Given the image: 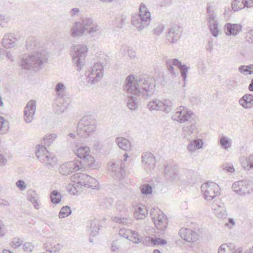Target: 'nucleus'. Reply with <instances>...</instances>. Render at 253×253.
Returning a JSON list of instances; mask_svg holds the SVG:
<instances>
[{
    "label": "nucleus",
    "mask_w": 253,
    "mask_h": 253,
    "mask_svg": "<svg viewBox=\"0 0 253 253\" xmlns=\"http://www.w3.org/2000/svg\"><path fill=\"white\" fill-rule=\"evenodd\" d=\"M223 169L229 172L233 173L235 171V169L233 166L230 164H225L223 165Z\"/></svg>",
    "instance_id": "obj_60"
},
{
    "label": "nucleus",
    "mask_w": 253,
    "mask_h": 253,
    "mask_svg": "<svg viewBox=\"0 0 253 253\" xmlns=\"http://www.w3.org/2000/svg\"><path fill=\"white\" fill-rule=\"evenodd\" d=\"M8 125V122L5 121L3 117L0 116V130L4 131L3 128Z\"/></svg>",
    "instance_id": "obj_63"
},
{
    "label": "nucleus",
    "mask_w": 253,
    "mask_h": 253,
    "mask_svg": "<svg viewBox=\"0 0 253 253\" xmlns=\"http://www.w3.org/2000/svg\"><path fill=\"white\" fill-rule=\"evenodd\" d=\"M34 249V246L30 243H26L23 245V249L26 253L31 252Z\"/></svg>",
    "instance_id": "obj_59"
},
{
    "label": "nucleus",
    "mask_w": 253,
    "mask_h": 253,
    "mask_svg": "<svg viewBox=\"0 0 253 253\" xmlns=\"http://www.w3.org/2000/svg\"><path fill=\"white\" fill-rule=\"evenodd\" d=\"M247 161L248 162V166H250V169H253V154H250L247 157Z\"/></svg>",
    "instance_id": "obj_64"
},
{
    "label": "nucleus",
    "mask_w": 253,
    "mask_h": 253,
    "mask_svg": "<svg viewBox=\"0 0 253 253\" xmlns=\"http://www.w3.org/2000/svg\"><path fill=\"white\" fill-rule=\"evenodd\" d=\"M209 28L210 31L212 34V35L215 37H217L218 35V24L217 23L211 24L209 25Z\"/></svg>",
    "instance_id": "obj_52"
},
{
    "label": "nucleus",
    "mask_w": 253,
    "mask_h": 253,
    "mask_svg": "<svg viewBox=\"0 0 253 253\" xmlns=\"http://www.w3.org/2000/svg\"><path fill=\"white\" fill-rule=\"evenodd\" d=\"M138 14L142 19V21L146 24L149 25L151 21V14L146 6L144 3H141L139 8Z\"/></svg>",
    "instance_id": "obj_20"
},
{
    "label": "nucleus",
    "mask_w": 253,
    "mask_h": 253,
    "mask_svg": "<svg viewBox=\"0 0 253 253\" xmlns=\"http://www.w3.org/2000/svg\"><path fill=\"white\" fill-rule=\"evenodd\" d=\"M129 241L133 242L134 243L137 244L142 242L143 244H147L145 243L144 240H142L141 236L139 235L138 233L135 231H131L130 234Z\"/></svg>",
    "instance_id": "obj_40"
},
{
    "label": "nucleus",
    "mask_w": 253,
    "mask_h": 253,
    "mask_svg": "<svg viewBox=\"0 0 253 253\" xmlns=\"http://www.w3.org/2000/svg\"><path fill=\"white\" fill-rule=\"evenodd\" d=\"M50 199L51 202L55 204L60 203L61 200L60 193L56 190H53L50 193Z\"/></svg>",
    "instance_id": "obj_42"
},
{
    "label": "nucleus",
    "mask_w": 253,
    "mask_h": 253,
    "mask_svg": "<svg viewBox=\"0 0 253 253\" xmlns=\"http://www.w3.org/2000/svg\"><path fill=\"white\" fill-rule=\"evenodd\" d=\"M60 173L63 175H68L72 172L70 169L68 168L67 163L61 165L59 169Z\"/></svg>",
    "instance_id": "obj_49"
},
{
    "label": "nucleus",
    "mask_w": 253,
    "mask_h": 253,
    "mask_svg": "<svg viewBox=\"0 0 253 253\" xmlns=\"http://www.w3.org/2000/svg\"><path fill=\"white\" fill-rule=\"evenodd\" d=\"M203 142L202 139H195L191 141L187 145V149L190 152H194L196 150L200 149L203 147Z\"/></svg>",
    "instance_id": "obj_31"
},
{
    "label": "nucleus",
    "mask_w": 253,
    "mask_h": 253,
    "mask_svg": "<svg viewBox=\"0 0 253 253\" xmlns=\"http://www.w3.org/2000/svg\"><path fill=\"white\" fill-rule=\"evenodd\" d=\"M112 220L115 222L123 225H127L131 223V220L125 217L114 216L112 217Z\"/></svg>",
    "instance_id": "obj_43"
},
{
    "label": "nucleus",
    "mask_w": 253,
    "mask_h": 253,
    "mask_svg": "<svg viewBox=\"0 0 253 253\" xmlns=\"http://www.w3.org/2000/svg\"><path fill=\"white\" fill-rule=\"evenodd\" d=\"M71 213L72 211L70 208L68 206H66L61 208L59 213V217L60 218H65L71 214Z\"/></svg>",
    "instance_id": "obj_46"
},
{
    "label": "nucleus",
    "mask_w": 253,
    "mask_h": 253,
    "mask_svg": "<svg viewBox=\"0 0 253 253\" xmlns=\"http://www.w3.org/2000/svg\"><path fill=\"white\" fill-rule=\"evenodd\" d=\"M8 18L5 15H0V26L2 27L7 26Z\"/></svg>",
    "instance_id": "obj_57"
},
{
    "label": "nucleus",
    "mask_w": 253,
    "mask_h": 253,
    "mask_svg": "<svg viewBox=\"0 0 253 253\" xmlns=\"http://www.w3.org/2000/svg\"><path fill=\"white\" fill-rule=\"evenodd\" d=\"M72 186L73 187L69 189V193L72 195H77L78 191L77 189L80 187L78 186V184H75V183L73 184Z\"/></svg>",
    "instance_id": "obj_61"
},
{
    "label": "nucleus",
    "mask_w": 253,
    "mask_h": 253,
    "mask_svg": "<svg viewBox=\"0 0 253 253\" xmlns=\"http://www.w3.org/2000/svg\"><path fill=\"white\" fill-rule=\"evenodd\" d=\"M57 138L55 133L47 134L44 136L42 139L43 146H49Z\"/></svg>",
    "instance_id": "obj_38"
},
{
    "label": "nucleus",
    "mask_w": 253,
    "mask_h": 253,
    "mask_svg": "<svg viewBox=\"0 0 253 253\" xmlns=\"http://www.w3.org/2000/svg\"><path fill=\"white\" fill-rule=\"evenodd\" d=\"M201 189L205 199L208 201L213 199L218 195L220 190L217 184L209 181L204 183L201 185Z\"/></svg>",
    "instance_id": "obj_9"
},
{
    "label": "nucleus",
    "mask_w": 253,
    "mask_h": 253,
    "mask_svg": "<svg viewBox=\"0 0 253 253\" xmlns=\"http://www.w3.org/2000/svg\"><path fill=\"white\" fill-rule=\"evenodd\" d=\"M219 143L222 148L226 149L227 148L226 146L229 143V139L227 137L222 136L220 139Z\"/></svg>",
    "instance_id": "obj_58"
},
{
    "label": "nucleus",
    "mask_w": 253,
    "mask_h": 253,
    "mask_svg": "<svg viewBox=\"0 0 253 253\" xmlns=\"http://www.w3.org/2000/svg\"><path fill=\"white\" fill-rule=\"evenodd\" d=\"M81 161L83 163V168L87 167L93 169L96 168V165L94 163L95 161L94 158L90 155H88L85 159H84L82 161Z\"/></svg>",
    "instance_id": "obj_35"
},
{
    "label": "nucleus",
    "mask_w": 253,
    "mask_h": 253,
    "mask_svg": "<svg viewBox=\"0 0 253 253\" xmlns=\"http://www.w3.org/2000/svg\"><path fill=\"white\" fill-rule=\"evenodd\" d=\"M164 26L163 25H159L158 26H157L153 29V33L156 36H159L162 33L163 31H164Z\"/></svg>",
    "instance_id": "obj_56"
},
{
    "label": "nucleus",
    "mask_w": 253,
    "mask_h": 253,
    "mask_svg": "<svg viewBox=\"0 0 253 253\" xmlns=\"http://www.w3.org/2000/svg\"><path fill=\"white\" fill-rule=\"evenodd\" d=\"M146 238L148 239V241L153 244V246L164 245L167 243L166 240L159 238H153L148 237Z\"/></svg>",
    "instance_id": "obj_44"
},
{
    "label": "nucleus",
    "mask_w": 253,
    "mask_h": 253,
    "mask_svg": "<svg viewBox=\"0 0 253 253\" xmlns=\"http://www.w3.org/2000/svg\"><path fill=\"white\" fill-rule=\"evenodd\" d=\"M141 96L128 95L127 106L131 110H136L138 106V102Z\"/></svg>",
    "instance_id": "obj_30"
},
{
    "label": "nucleus",
    "mask_w": 253,
    "mask_h": 253,
    "mask_svg": "<svg viewBox=\"0 0 253 253\" xmlns=\"http://www.w3.org/2000/svg\"><path fill=\"white\" fill-rule=\"evenodd\" d=\"M68 104L64 103V99L57 98L54 104L55 112L58 114H61L67 109Z\"/></svg>",
    "instance_id": "obj_28"
},
{
    "label": "nucleus",
    "mask_w": 253,
    "mask_h": 253,
    "mask_svg": "<svg viewBox=\"0 0 253 253\" xmlns=\"http://www.w3.org/2000/svg\"><path fill=\"white\" fill-rule=\"evenodd\" d=\"M95 24L94 19L92 18L85 17L83 18L81 23L79 22H75L74 26L70 30L71 35L73 37H77L82 35L88 29V27H91Z\"/></svg>",
    "instance_id": "obj_8"
},
{
    "label": "nucleus",
    "mask_w": 253,
    "mask_h": 253,
    "mask_svg": "<svg viewBox=\"0 0 253 253\" xmlns=\"http://www.w3.org/2000/svg\"><path fill=\"white\" fill-rule=\"evenodd\" d=\"M181 31L180 27L178 25H174L172 26L169 30L167 34L168 40L171 43H175L180 39Z\"/></svg>",
    "instance_id": "obj_16"
},
{
    "label": "nucleus",
    "mask_w": 253,
    "mask_h": 253,
    "mask_svg": "<svg viewBox=\"0 0 253 253\" xmlns=\"http://www.w3.org/2000/svg\"><path fill=\"white\" fill-rule=\"evenodd\" d=\"M215 214L217 217L219 218H224L226 217V211L224 207H218V208L215 210Z\"/></svg>",
    "instance_id": "obj_50"
},
{
    "label": "nucleus",
    "mask_w": 253,
    "mask_h": 253,
    "mask_svg": "<svg viewBox=\"0 0 253 253\" xmlns=\"http://www.w3.org/2000/svg\"><path fill=\"white\" fill-rule=\"evenodd\" d=\"M89 148L87 146H81L75 151V154L76 156L81 159H84L89 155Z\"/></svg>",
    "instance_id": "obj_32"
},
{
    "label": "nucleus",
    "mask_w": 253,
    "mask_h": 253,
    "mask_svg": "<svg viewBox=\"0 0 253 253\" xmlns=\"http://www.w3.org/2000/svg\"><path fill=\"white\" fill-rule=\"evenodd\" d=\"M229 245L230 246L226 244H222L218 249V253H231L229 251L231 249L232 247L230 244Z\"/></svg>",
    "instance_id": "obj_51"
},
{
    "label": "nucleus",
    "mask_w": 253,
    "mask_h": 253,
    "mask_svg": "<svg viewBox=\"0 0 253 253\" xmlns=\"http://www.w3.org/2000/svg\"><path fill=\"white\" fill-rule=\"evenodd\" d=\"M115 142L119 148L124 151H128L131 149V144L130 142L125 137H117L115 139Z\"/></svg>",
    "instance_id": "obj_27"
},
{
    "label": "nucleus",
    "mask_w": 253,
    "mask_h": 253,
    "mask_svg": "<svg viewBox=\"0 0 253 253\" xmlns=\"http://www.w3.org/2000/svg\"><path fill=\"white\" fill-rule=\"evenodd\" d=\"M106 61H100L95 63L90 70L86 72V80L88 83L95 84L99 82L103 75L104 67L106 66Z\"/></svg>",
    "instance_id": "obj_5"
},
{
    "label": "nucleus",
    "mask_w": 253,
    "mask_h": 253,
    "mask_svg": "<svg viewBox=\"0 0 253 253\" xmlns=\"http://www.w3.org/2000/svg\"><path fill=\"white\" fill-rule=\"evenodd\" d=\"M36 110V102L35 100L29 101L25 108L24 119L26 123L32 122L34 118Z\"/></svg>",
    "instance_id": "obj_14"
},
{
    "label": "nucleus",
    "mask_w": 253,
    "mask_h": 253,
    "mask_svg": "<svg viewBox=\"0 0 253 253\" xmlns=\"http://www.w3.org/2000/svg\"><path fill=\"white\" fill-rule=\"evenodd\" d=\"M193 116L194 114L193 112L187 107L180 106L177 108L175 113L172 116V119L180 123L189 121L191 122L190 120L193 119Z\"/></svg>",
    "instance_id": "obj_11"
},
{
    "label": "nucleus",
    "mask_w": 253,
    "mask_h": 253,
    "mask_svg": "<svg viewBox=\"0 0 253 253\" xmlns=\"http://www.w3.org/2000/svg\"><path fill=\"white\" fill-rule=\"evenodd\" d=\"M48 54L44 49L39 50L31 54H25L20 59L19 66L22 69L36 72L48 59Z\"/></svg>",
    "instance_id": "obj_2"
},
{
    "label": "nucleus",
    "mask_w": 253,
    "mask_h": 253,
    "mask_svg": "<svg viewBox=\"0 0 253 253\" xmlns=\"http://www.w3.org/2000/svg\"><path fill=\"white\" fill-rule=\"evenodd\" d=\"M148 214V211L143 208L139 207L136 209L134 215L137 219H142Z\"/></svg>",
    "instance_id": "obj_39"
},
{
    "label": "nucleus",
    "mask_w": 253,
    "mask_h": 253,
    "mask_svg": "<svg viewBox=\"0 0 253 253\" xmlns=\"http://www.w3.org/2000/svg\"><path fill=\"white\" fill-rule=\"evenodd\" d=\"M244 0H234L232 2V8L235 11L244 8Z\"/></svg>",
    "instance_id": "obj_45"
},
{
    "label": "nucleus",
    "mask_w": 253,
    "mask_h": 253,
    "mask_svg": "<svg viewBox=\"0 0 253 253\" xmlns=\"http://www.w3.org/2000/svg\"><path fill=\"white\" fill-rule=\"evenodd\" d=\"M148 108L151 110H160L168 113L172 110V102L169 100L161 101L155 100L151 101L148 104Z\"/></svg>",
    "instance_id": "obj_12"
},
{
    "label": "nucleus",
    "mask_w": 253,
    "mask_h": 253,
    "mask_svg": "<svg viewBox=\"0 0 253 253\" xmlns=\"http://www.w3.org/2000/svg\"><path fill=\"white\" fill-rule=\"evenodd\" d=\"M108 170L111 175L121 180L125 175L124 166L122 163L116 164L112 163L109 166Z\"/></svg>",
    "instance_id": "obj_15"
},
{
    "label": "nucleus",
    "mask_w": 253,
    "mask_h": 253,
    "mask_svg": "<svg viewBox=\"0 0 253 253\" xmlns=\"http://www.w3.org/2000/svg\"><path fill=\"white\" fill-rule=\"evenodd\" d=\"M142 162L147 170L153 169L155 165V159L153 155L150 152H146L142 155Z\"/></svg>",
    "instance_id": "obj_19"
},
{
    "label": "nucleus",
    "mask_w": 253,
    "mask_h": 253,
    "mask_svg": "<svg viewBox=\"0 0 253 253\" xmlns=\"http://www.w3.org/2000/svg\"><path fill=\"white\" fill-rule=\"evenodd\" d=\"M16 37L14 34H8L4 36L2 44L5 48H14L15 45Z\"/></svg>",
    "instance_id": "obj_24"
},
{
    "label": "nucleus",
    "mask_w": 253,
    "mask_h": 253,
    "mask_svg": "<svg viewBox=\"0 0 253 253\" xmlns=\"http://www.w3.org/2000/svg\"><path fill=\"white\" fill-rule=\"evenodd\" d=\"M239 104L245 109L253 107V95L247 94L244 95L239 101Z\"/></svg>",
    "instance_id": "obj_26"
},
{
    "label": "nucleus",
    "mask_w": 253,
    "mask_h": 253,
    "mask_svg": "<svg viewBox=\"0 0 253 253\" xmlns=\"http://www.w3.org/2000/svg\"><path fill=\"white\" fill-rule=\"evenodd\" d=\"M183 131L185 135H192L194 137H197L198 130L196 126L194 124L185 126L183 128Z\"/></svg>",
    "instance_id": "obj_33"
},
{
    "label": "nucleus",
    "mask_w": 253,
    "mask_h": 253,
    "mask_svg": "<svg viewBox=\"0 0 253 253\" xmlns=\"http://www.w3.org/2000/svg\"><path fill=\"white\" fill-rule=\"evenodd\" d=\"M234 191L241 196L250 193L252 191L250 182L247 180H242L235 182L232 185Z\"/></svg>",
    "instance_id": "obj_13"
},
{
    "label": "nucleus",
    "mask_w": 253,
    "mask_h": 253,
    "mask_svg": "<svg viewBox=\"0 0 253 253\" xmlns=\"http://www.w3.org/2000/svg\"><path fill=\"white\" fill-rule=\"evenodd\" d=\"M17 187L21 191H24L27 187V184L24 181L19 179L17 181Z\"/></svg>",
    "instance_id": "obj_55"
},
{
    "label": "nucleus",
    "mask_w": 253,
    "mask_h": 253,
    "mask_svg": "<svg viewBox=\"0 0 253 253\" xmlns=\"http://www.w3.org/2000/svg\"><path fill=\"white\" fill-rule=\"evenodd\" d=\"M131 231V230H127L126 228H122L120 230L119 234L120 236L125 238L129 240Z\"/></svg>",
    "instance_id": "obj_53"
},
{
    "label": "nucleus",
    "mask_w": 253,
    "mask_h": 253,
    "mask_svg": "<svg viewBox=\"0 0 253 253\" xmlns=\"http://www.w3.org/2000/svg\"><path fill=\"white\" fill-rule=\"evenodd\" d=\"M36 155L38 159L47 167H53L57 163L56 157L49 153L45 146L38 145Z\"/></svg>",
    "instance_id": "obj_6"
},
{
    "label": "nucleus",
    "mask_w": 253,
    "mask_h": 253,
    "mask_svg": "<svg viewBox=\"0 0 253 253\" xmlns=\"http://www.w3.org/2000/svg\"><path fill=\"white\" fill-rule=\"evenodd\" d=\"M66 163L72 172L78 171L83 168V163L81 161L74 160Z\"/></svg>",
    "instance_id": "obj_37"
},
{
    "label": "nucleus",
    "mask_w": 253,
    "mask_h": 253,
    "mask_svg": "<svg viewBox=\"0 0 253 253\" xmlns=\"http://www.w3.org/2000/svg\"><path fill=\"white\" fill-rule=\"evenodd\" d=\"M28 200L30 201L35 208L39 210L40 208V198L38 193L33 190L30 189L27 192Z\"/></svg>",
    "instance_id": "obj_22"
},
{
    "label": "nucleus",
    "mask_w": 253,
    "mask_h": 253,
    "mask_svg": "<svg viewBox=\"0 0 253 253\" xmlns=\"http://www.w3.org/2000/svg\"><path fill=\"white\" fill-rule=\"evenodd\" d=\"M165 174L168 178L173 180H178L179 178V174L175 166L167 165L165 167Z\"/></svg>",
    "instance_id": "obj_21"
},
{
    "label": "nucleus",
    "mask_w": 253,
    "mask_h": 253,
    "mask_svg": "<svg viewBox=\"0 0 253 253\" xmlns=\"http://www.w3.org/2000/svg\"><path fill=\"white\" fill-rule=\"evenodd\" d=\"M159 212V213H158L157 216H153L152 214V218L156 227L161 230H164L167 227V219L165 214L161 212L160 210Z\"/></svg>",
    "instance_id": "obj_18"
},
{
    "label": "nucleus",
    "mask_w": 253,
    "mask_h": 253,
    "mask_svg": "<svg viewBox=\"0 0 253 253\" xmlns=\"http://www.w3.org/2000/svg\"><path fill=\"white\" fill-rule=\"evenodd\" d=\"M240 162L243 167L245 169L250 170V166H248V162L247 161L246 158H242L240 159Z\"/></svg>",
    "instance_id": "obj_62"
},
{
    "label": "nucleus",
    "mask_w": 253,
    "mask_h": 253,
    "mask_svg": "<svg viewBox=\"0 0 253 253\" xmlns=\"http://www.w3.org/2000/svg\"><path fill=\"white\" fill-rule=\"evenodd\" d=\"M72 59L77 66V70L81 71L84 66V59L87 52V46L84 44H78L73 46Z\"/></svg>",
    "instance_id": "obj_7"
},
{
    "label": "nucleus",
    "mask_w": 253,
    "mask_h": 253,
    "mask_svg": "<svg viewBox=\"0 0 253 253\" xmlns=\"http://www.w3.org/2000/svg\"><path fill=\"white\" fill-rule=\"evenodd\" d=\"M101 33V29L96 24L93 25L87 31V34L91 37H94L98 36Z\"/></svg>",
    "instance_id": "obj_41"
},
{
    "label": "nucleus",
    "mask_w": 253,
    "mask_h": 253,
    "mask_svg": "<svg viewBox=\"0 0 253 253\" xmlns=\"http://www.w3.org/2000/svg\"><path fill=\"white\" fill-rule=\"evenodd\" d=\"M131 23L139 31L143 30L148 26V25H145V23H144L142 21V19L137 14L132 16Z\"/></svg>",
    "instance_id": "obj_29"
},
{
    "label": "nucleus",
    "mask_w": 253,
    "mask_h": 253,
    "mask_svg": "<svg viewBox=\"0 0 253 253\" xmlns=\"http://www.w3.org/2000/svg\"><path fill=\"white\" fill-rule=\"evenodd\" d=\"M239 71L244 74L251 75L253 73V64L248 66H241L239 67Z\"/></svg>",
    "instance_id": "obj_47"
},
{
    "label": "nucleus",
    "mask_w": 253,
    "mask_h": 253,
    "mask_svg": "<svg viewBox=\"0 0 253 253\" xmlns=\"http://www.w3.org/2000/svg\"><path fill=\"white\" fill-rule=\"evenodd\" d=\"M96 128V121L91 116H84L80 121L77 126V134L82 138L91 136Z\"/></svg>",
    "instance_id": "obj_3"
},
{
    "label": "nucleus",
    "mask_w": 253,
    "mask_h": 253,
    "mask_svg": "<svg viewBox=\"0 0 253 253\" xmlns=\"http://www.w3.org/2000/svg\"><path fill=\"white\" fill-rule=\"evenodd\" d=\"M100 227L99 221L98 219L94 218L90 220L87 226V230L89 231L90 235L92 237L97 235Z\"/></svg>",
    "instance_id": "obj_25"
},
{
    "label": "nucleus",
    "mask_w": 253,
    "mask_h": 253,
    "mask_svg": "<svg viewBox=\"0 0 253 253\" xmlns=\"http://www.w3.org/2000/svg\"><path fill=\"white\" fill-rule=\"evenodd\" d=\"M66 87L63 83H58L55 86L54 90L58 97L57 98L63 99L65 95Z\"/></svg>",
    "instance_id": "obj_34"
},
{
    "label": "nucleus",
    "mask_w": 253,
    "mask_h": 253,
    "mask_svg": "<svg viewBox=\"0 0 253 253\" xmlns=\"http://www.w3.org/2000/svg\"><path fill=\"white\" fill-rule=\"evenodd\" d=\"M179 235L182 239L189 242H196L198 238V235L196 232L187 228H181L179 231Z\"/></svg>",
    "instance_id": "obj_17"
},
{
    "label": "nucleus",
    "mask_w": 253,
    "mask_h": 253,
    "mask_svg": "<svg viewBox=\"0 0 253 253\" xmlns=\"http://www.w3.org/2000/svg\"><path fill=\"white\" fill-rule=\"evenodd\" d=\"M70 179L72 182L75 183V184H78L80 188H82V186L93 189H98L99 188L98 181L86 174L75 173L71 176Z\"/></svg>",
    "instance_id": "obj_4"
},
{
    "label": "nucleus",
    "mask_w": 253,
    "mask_h": 253,
    "mask_svg": "<svg viewBox=\"0 0 253 253\" xmlns=\"http://www.w3.org/2000/svg\"><path fill=\"white\" fill-rule=\"evenodd\" d=\"M240 24L227 23L225 26V33L227 35L236 36L242 30Z\"/></svg>",
    "instance_id": "obj_23"
},
{
    "label": "nucleus",
    "mask_w": 253,
    "mask_h": 253,
    "mask_svg": "<svg viewBox=\"0 0 253 253\" xmlns=\"http://www.w3.org/2000/svg\"><path fill=\"white\" fill-rule=\"evenodd\" d=\"M40 44L38 42L37 38L34 37H29L26 42V46L29 50H35L39 47Z\"/></svg>",
    "instance_id": "obj_36"
},
{
    "label": "nucleus",
    "mask_w": 253,
    "mask_h": 253,
    "mask_svg": "<svg viewBox=\"0 0 253 253\" xmlns=\"http://www.w3.org/2000/svg\"><path fill=\"white\" fill-rule=\"evenodd\" d=\"M155 84L153 79L147 75L135 78L133 75L126 77L124 89L129 95L148 99L155 91Z\"/></svg>",
    "instance_id": "obj_1"
},
{
    "label": "nucleus",
    "mask_w": 253,
    "mask_h": 253,
    "mask_svg": "<svg viewBox=\"0 0 253 253\" xmlns=\"http://www.w3.org/2000/svg\"><path fill=\"white\" fill-rule=\"evenodd\" d=\"M216 17V15L215 13L208 14L207 21L209 23V25L217 23L215 20Z\"/></svg>",
    "instance_id": "obj_54"
},
{
    "label": "nucleus",
    "mask_w": 253,
    "mask_h": 253,
    "mask_svg": "<svg viewBox=\"0 0 253 253\" xmlns=\"http://www.w3.org/2000/svg\"><path fill=\"white\" fill-rule=\"evenodd\" d=\"M140 190L142 194L147 195L152 193L153 188L148 184H144L140 187Z\"/></svg>",
    "instance_id": "obj_48"
},
{
    "label": "nucleus",
    "mask_w": 253,
    "mask_h": 253,
    "mask_svg": "<svg viewBox=\"0 0 253 253\" xmlns=\"http://www.w3.org/2000/svg\"><path fill=\"white\" fill-rule=\"evenodd\" d=\"M166 64L170 74L173 75H175L173 66H176L179 69L181 77L184 83H185L189 67H187L185 64H182L181 62L177 59H168L166 61Z\"/></svg>",
    "instance_id": "obj_10"
}]
</instances>
